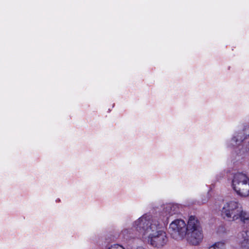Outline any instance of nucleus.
<instances>
[{"mask_svg": "<svg viewBox=\"0 0 249 249\" xmlns=\"http://www.w3.org/2000/svg\"><path fill=\"white\" fill-rule=\"evenodd\" d=\"M108 249H125V248L123 246L116 244L111 245Z\"/></svg>", "mask_w": 249, "mask_h": 249, "instance_id": "nucleus-10", "label": "nucleus"}, {"mask_svg": "<svg viewBox=\"0 0 249 249\" xmlns=\"http://www.w3.org/2000/svg\"><path fill=\"white\" fill-rule=\"evenodd\" d=\"M136 249H143L142 247H138V248H136Z\"/></svg>", "mask_w": 249, "mask_h": 249, "instance_id": "nucleus-11", "label": "nucleus"}, {"mask_svg": "<svg viewBox=\"0 0 249 249\" xmlns=\"http://www.w3.org/2000/svg\"><path fill=\"white\" fill-rule=\"evenodd\" d=\"M223 218L230 221L240 219L245 223L249 220V213L244 211L241 205L237 201L230 200L225 202L221 211Z\"/></svg>", "mask_w": 249, "mask_h": 249, "instance_id": "nucleus-2", "label": "nucleus"}, {"mask_svg": "<svg viewBox=\"0 0 249 249\" xmlns=\"http://www.w3.org/2000/svg\"><path fill=\"white\" fill-rule=\"evenodd\" d=\"M185 237L193 245H198L202 240L203 234L199 222L194 216H190L188 220V230Z\"/></svg>", "mask_w": 249, "mask_h": 249, "instance_id": "nucleus-4", "label": "nucleus"}, {"mask_svg": "<svg viewBox=\"0 0 249 249\" xmlns=\"http://www.w3.org/2000/svg\"><path fill=\"white\" fill-rule=\"evenodd\" d=\"M207 201V200H205L204 201H203L202 203H205Z\"/></svg>", "mask_w": 249, "mask_h": 249, "instance_id": "nucleus-12", "label": "nucleus"}, {"mask_svg": "<svg viewBox=\"0 0 249 249\" xmlns=\"http://www.w3.org/2000/svg\"><path fill=\"white\" fill-rule=\"evenodd\" d=\"M179 212L178 204H166L161 207L156 215L152 216L149 213H144L133 222V225L142 241L153 247L161 248L168 242L165 227L169 219Z\"/></svg>", "mask_w": 249, "mask_h": 249, "instance_id": "nucleus-1", "label": "nucleus"}, {"mask_svg": "<svg viewBox=\"0 0 249 249\" xmlns=\"http://www.w3.org/2000/svg\"><path fill=\"white\" fill-rule=\"evenodd\" d=\"M231 186L233 190L239 196H249V178L243 173L238 172L233 176Z\"/></svg>", "mask_w": 249, "mask_h": 249, "instance_id": "nucleus-5", "label": "nucleus"}, {"mask_svg": "<svg viewBox=\"0 0 249 249\" xmlns=\"http://www.w3.org/2000/svg\"><path fill=\"white\" fill-rule=\"evenodd\" d=\"M227 240H221L210 244L208 249H226Z\"/></svg>", "mask_w": 249, "mask_h": 249, "instance_id": "nucleus-9", "label": "nucleus"}, {"mask_svg": "<svg viewBox=\"0 0 249 249\" xmlns=\"http://www.w3.org/2000/svg\"><path fill=\"white\" fill-rule=\"evenodd\" d=\"M139 235L138 231L132 225V227L124 228L121 231L119 236L120 238L124 241L128 242L136 237L140 238Z\"/></svg>", "mask_w": 249, "mask_h": 249, "instance_id": "nucleus-7", "label": "nucleus"}, {"mask_svg": "<svg viewBox=\"0 0 249 249\" xmlns=\"http://www.w3.org/2000/svg\"><path fill=\"white\" fill-rule=\"evenodd\" d=\"M249 139V125L245 126L243 130L239 132L235 133L230 140L226 142L225 145L227 148H236L239 151H236L239 157H243L249 152V149L244 148L243 146L240 147L241 144L246 140Z\"/></svg>", "mask_w": 249, "mask_h": 249, "instance_id": "nucleus-3", "label": "nucleus"}, {"mask_svg": "<svg viewBox=\"0 0 249 249\" xmlns=\"http://www.w3.org/2000/svg\"><path fill=\"white\" fill-rule=\"evenodd\" d=\"M171 236L176 240H182L186 235L188 224L183 220L177 219L173 221L169 225Z\"/></svg>", "mask_w": 249, "mask_h": 249, "instance_id": "nucleus-6", "label": "nucleus"}, {"mask_svg": "<svg viewBox=\"0 0 249 249\" xmlns=\"http://www.w3.org/2000/svg\"><path fill=\"white\" fill-rule=\"evenodd\" d=\"M239 239L241 249H249V229L241 232Z\"/></svg>", "mask_w": 249, "mask_h": 249, "instance_id": "nucleus-8", "label": "nucleus"}]
</instances>
